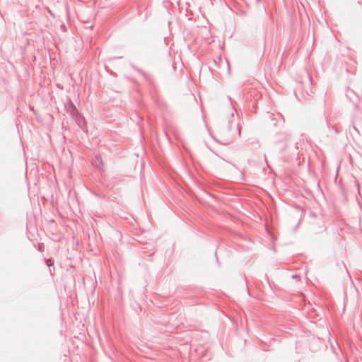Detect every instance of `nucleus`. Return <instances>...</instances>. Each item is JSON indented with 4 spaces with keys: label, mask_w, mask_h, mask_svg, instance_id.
<instances>
[{
    "label": "nucleus",
    "mask_w": 362,
    "mask_h": 362,
    "mask_svg": "<svg viewBox=\"0 0 362 362\" xmlns=\"http://www.w3.org/2000/svg\"><path fill=\"white\" fill-rule=\"evenodd\" d=\"M47 264L48 266H51V265H52V260H51V259H47Z\"/></svg>",
    "instance_id": "f257e3e1"
}]
</instances>
